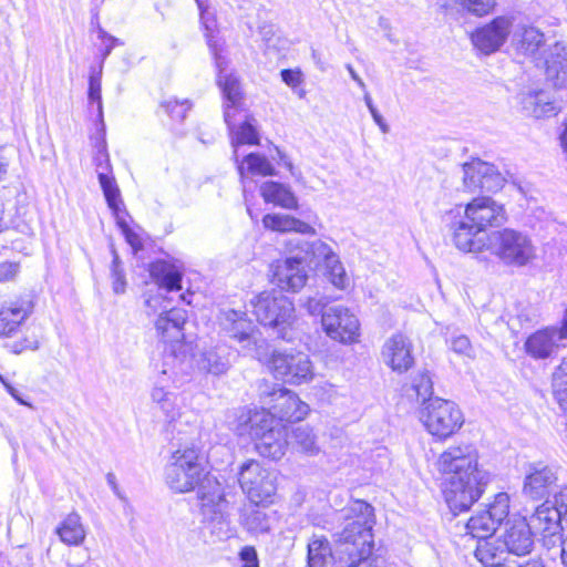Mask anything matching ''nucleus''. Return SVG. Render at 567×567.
<instances>
[{
  "mask_svg": "<svg viewBox=\"0 0 567 567\" xmlns=\"http://www.w3.org/2000/svg\"><path fill=\"white\" fill-rule=\"evenodd\" d=\"M192 104L188 100L169 97L161 103V109L174 121L181 122L186 117Z\"/></svg>",
  "mask_w": 567,
  "mask_h": 567,
  "instance_id": "37998d69",
  "label": "nucleus"
},
{
  "mask_svg": "<svg viewBox=\"0 0 567 567\" xmlns=\"http://www.w3.org/2000/svg\"><path fill=\"white\" fill-rule=\"evenodd\" d=\"M184 265L179 260L158 259L148 266L152 280L162 289L177 291L182 289Z\"/></svg>",
  "mask_w": 567,
  "mask_h": 567,
  "instance_id": "393cba45",
  "label": "nucleus"
},
{
  "mask_svg": "<svg viewBox=\"0 0 567 567\" xmlns=\"http://www.w3.org/2000/svg\"><path fill=\"white\" fill-rule=\"evenodd\" d=\"M276 153L277 157H274V159L277 161L278 164L284 165L296 181H300L301 173L293 166L292 162L288 158V156L285 153H282L279 148H276Z\"/></svg>",
  "mask_w": 567,
  "mask_h": 567,
  "instance_id": "bf43d9fd",
  "label": "nucleus"
},
{
  "mask_svg": "<svg viewBox=\"0 0 567 567\" xmlns=\"http://www.w3.org/2000/svg\"><path fill=\"white\" fill-rule=\"evenodd\" d=\"M347 70L353 81L357 82V84L360 86L362 91H365L367 86L363 80L359 76V74L354 71L351 64L347 65Z\"/></svg>",
  "mask_w": 567,
  "mask_h": 567,
  "instance_id": "69168bd1",
  "label": "nucleus"
},
{
  "mask_svg": "<svg viewBox=\"0 0 567 567\" xmlns=\"http://www.w3.org/2000/svg\"><path fill=\"white\" fill-rule=\"evenodd\" d=\"M151 398L167 417L174 416L175 403L173 393L165 391L163 386L155 385L151 392Z\"/></svg>",
  "mask_w": 567,
  "mask_h": 567,
  "instance_id": "c03bdc74",
  "label": "nucleus"
},
{
  "mask_svg": "<svg viewBox=\"0 0 567 567\" xmlns=\"http://www.w3.org/2000/svg\"><path fill=\"white\" fill-rule=\"evenodd\" d=\"M197 7L200 11V21L206 30V39L207 44L215 55V52H218L217 44L213 39V32L216 27V19L214 13L209 10L207 0H196Z\"/></svg>",
  "mask_w": 567,
  "mask_h": 567,
  "instance_id": "79ce46f5",
  "label": "nucleus"
},
{
  "mask_svg": "<svg viewBox=\"0 0 567 567\" xmlns=\"http://www.w3.org/2000/svg\"><path fill=\"white\" fill-rule=\"evenodd\" d=\"M308 567H331L333 557L329 542L324 537H316L307 546Z\"/></svg>",
  "mask_w": 567,
  "mask_h": 567,
  "instance_id": "72a5a7b5",
  "label": "nucleus"
},
{
  "mask_svg": "<svg viewBox=\"0 0 567 567\" xmlns=\"http://www.w3.org/2000/svg\"><path fill=\"white\" fill-rule=\"evenodd\" d=\"M185 322V310L173 308L158 316L155 327L165 341H177L183 337L182 330Z\"/></svg>",
  "mask_w": 567,
  "mask_h": 567,
  "instance_id": "c756f323",
  "label": "nucleus"
},
{
  "mask_svg": "<svg viewBox=\"0 0 567 567\" xmlns=\"http://www.w3.org/2000/svg\"><path fill=\"white\" fill-rule=\"evenodd\" d=\"M251 306L262 326L274 329L278 338L286 339V330L295 318V307L288 297L277 291H264L251 300Z\"/></svg>",
  "mask_w": 567,
  "mask_h": 567,
  "instance_id": "423d86ee",
  "label": "nucleus"
},
{
  "mask_svg": "<svg viewBox=\"0 0 567 567\" xmlns=\"http://www.w3.org/2000/svg\"><path fill=\"white\" fill-rule=\"evenodd\" d=\"M275 421L265 412L255 413L249 417V434L255 441V450L262 457L280 460L289 444L287 432L276 427Z\"/></svg>",
  "mask_w": 567,
  "mask_h": 567,
  "instance_id": "0eeeda50",
  "label": "nucleus"
},
{
  "mask_svg": "<svg viewBox=\"0 0 567 567\" xmlns=\"http://www.w3.org/2000/svg\"><path fill=\"white\" fill-rule=\"evenodd\" d=\"M405 393L410 399L422 403L420 419L433 436L446 439L463 425V413L453 401L432 398L433 382L427 371L415 374Z\"/></svg>",
  "mask_w": 567,
  "mask_h": 567,
  "instance_id": "7ed1b4c3",
  "label": "nucleus"
},
{
  "mask_svg": "<svg viewBox=\"0 0 567 567\" xmlns=\"http://www.w3.org/2000/svg\"><path fill=\"white\" fill-rule=\"evenodd\" d=\"M553 394L559 406L567 411V359H564L553 374Z\"/></svg>",
  "mask_w": 567,
  "mask_h": 567,
  "instance_id": "58836bf2",
  "label": "nucleus"
},
{
  "mask_svg": "<svg viewBox=\"0 0 567 567\" xmlns=\"http://www.w3.org/2000/svg\"><path fill=\"white\" fill-rule=\"evenodd\" d=\"M204 456L195 445L177 449L165 468V481L171 489L186 493L197 487L200 513L210 534L218 539L230 536L226 509L228 502L219 482L205 472Z\"/></svg>",
  "mask_w": 567,
  "mask_h": 567,
  "instance_id": "f257e3e1",
  "label": "nucleus"
},
{
  "mask_svg": "<svg viewBox=\"0 0 567 567\" xmlns=\"http://www.w3.org/2000/svg\"><path fill=\"white\" fill-rule=\"evenodd\" d=\"M56 535L60 540L69 546L81 545L86 536V532L78 513H70L56 527Z\"/></svg>",
  "mask_w": 567,
  "mask_h": 567,
  "instance_id": "2f4dec72",
  "label": "nucleus"
},
{
  "mask_svg": "<svg viewBox=\"0 0 567 567\" xmlns=\"http://www.w3.org/2000/svg\"><path fill=\"white\" fill-rule=\"evenodd\" d=\"M274 282L285 291L297 292L305 287L308 272L299 258H287L274 266Z\"/></svg>",
  "mask_w": 567,
  "mask_h": 567,
  "instance_id": "4be33fe9",
  "label": "nucleus"
},
{
  "mask_svg": "<svg viewBox=\"0 0 567 567\" xmlns=\"http://www.w3.org/2000/svg\"><path fill=\"white\" fill-rule=\"evenodd\" d=\"M214 58L218 70L217 84L226 100L224 118L226 124H230V118L235 117L243 100L241 86L238 78L233 72H228L225 58L219 52H215Z\"/></svg>",
  "mask_w": 567,
  "mask_h": 567,
  "instance_id": "f3484780",
  "label": "nucleus"
},
{
  "mask_svg": "<svg viewBox=\"0 0 567 567\" xmlns=\"http://www.w3.org/2000/svg\"><path fill=\"white\" fill-rule=\"evenodd\" d=\"M437 466L446 476L444 496L451 512L457 515L470 509L488 483V473L478 467L476 449L472 444L450 446Z\"/></svg>",
  "mask_w": 567,
  "mask_h": 567,
  "instance_id": "f03ea898",
  "label": "nucleus"
},
{
  "mask_svg": "<svg viewBox=\"0 0 567 567\" xmlns=\"http://www.w3.org/2000/svg\"><path fill=\"white\" fill-rule=\"evenodd\" d=\"M565 481V471L556 463H529L524 478L523 494L534 501H548Z\"/></svg>",
  "mask_w": 567,
  "mask_h": 567,
  "instance_id": "6e6552de",
  "label": "nucleus"
},
{
  "mask_svg": "<svg viewBox=\"0 0 567 567\" xmlns=\"http://www.w3.org/2000/svg\"><path fill=\"white\" fill-rule=\"evenodd\" d=\"M553 495L555 501L551 503V506H555L557 509H561L559 512L567 523V485L565 481L561 483V487H559Z\"/></svg>",
  "mask_w": 567,
  "mask_h": 567,
  "instance_id": "864d4df0",
  "label": "nucleus"
},
{
  "mask_svg": "<svg viewBox=\"0 0 567 567\" xmlns=\"http://www.w3.org/2000/svg\"><path fill=\"white\" fill-rule=\"evenodd\" d=\"M113 266H112V289L114 293L121 295L125 292L126 280L123 270L120 268V258L116 250H112Z\"/></svg>",
  "mask_w": 567,
  "mask_h": 567,
  "instance_id": "de8ad7c7",
  "label": "nucleus"
},
{
  "mask_svg": "<svg viewBox=\"0 0 567 567\" xmlns=\"http://www.w3.org/2000/svg\"><path fill=\"white\" fill-rule=\"evenodd\" d=\"M10 349L13 353H21L24 350H35L38 349V341H28L27 346H22L21 341L13 342L10 346Z\"/></svg>",
  "mask_w": 567,
  "mask_h": 567,
  "instance_id": "e2e57ef3",
  "label": "nucleus"
},
{
  "mask_svg": "<svg viewBox=\"0 0 567 567\" xmlns=\"http://www.w3.org/2000/svg\"><path fill=\"white\" fill-rule=\"evenodd\" d=\"M464 217L483 234L487 227L498 226L506 220L503 205L487 196L476 197L470 202L465 207Z\"/></svg>",
  "mask_w": 567,
  "mask_h": 567,
  "instance_id": "dca6fc26",
  "label": "nucleus"
},
{
  "mask_svg": "<svg viewBox=\"0 0 567 567\" xmlns=\"http://www.w3.org/2000/svg\"><path fill=\"white\" fill-rule=\"evenodd\" d=\"M231 134V144L235 147V154L237 153L236 148L239 145H256L259 142L258 132L255 126V120L252 117L246 116L244 123L235 128L233 124V118H230V124H227Z\"/></svg>",
  "mask_w": 567,
  "mask_h": 567,
  "instance_id": "e433bc0d",
  "label": "nucleus"
},
{
  "mask_svg": "<svg viewBox=\"0 0 567 567\" xmlns=\"http://www.w3.org/2000/svg\"><path fill=\"white\" fill-rule=\"evenodd\" d=\"M369 112H370L373 121L375 122V124L381 130V132L382 133H388L389 132V125L384 121L383 116L379 113L378 109L374 107V109L370 110Z\"/></svg>",
  "mask_w": 567,
  "mask_h": 567,
  "instance_id": "680f3d73",
  "label": "nucleus"
},
{
  "mask_svg": "<svg viewBox=\"0 0 567 567\" xmlns=\"http://www.w3.org/2000/svg\"><path fill=\"white\" fill-rule=\"evenodd\" d=\"M268 364L276 379L295 385L310 382L315 375L309 355L299 351H275Z\"/></svg>",
  "mask_w": 567,
  "mask_h": 567,
  "instance_id": "1a4fd4ad",
  "label": "nucleus"
},
{
  "mask_svg": "<svg viewBox=\"0 0 567 567\" xmlns=\"http://www.w3.org/2000/svg\"><path fill=\"white\" fill-rule=\"evenodd\" d=\"M484 235L464 218L454 229L453 241L456 248H483Z\"/></svg>",
  "mask_w": 567,
  "mask_h": 567,
  "instance_id": "f704fd0d",
  "label": "nucleus"
},
{
  "mask_svg": "<svg viewBox=\"0 0 567 567\" xmlns=\"http://www.w3.org/2000/svg\"><path fill=\"white\" fill-rule=\"evenodd\" d=\"M322 327L331 339L342 343L355 342L359 337L358 318L341 305L331 306L322 313Z\"/></svg>",
  "mask_w": 567,
  "mask_h": 567,
  "instance_id": "4468645a",
  "label": "nucleus"
},
{
  "mask_svg": "<svg viewBox=\"0 0 567 567\" xmlns=\"http://www.w3.org/2000/svg\"><path fill=\"white\" fill-rule=\"evenodd\" d=\"M240 522L248 533L260 535L270 530L272 516L265 508L258 505H250L244 509Z\"/></svg>",
  "mask_w": 567,
  "mask_h": 567,
  "instance_id": "473e14b6",
  "label": "nucleus"
},
{
  "mask_svg": "<svg viewBox=\"0 0 567 567\" xmlns=\"http://www.w3.org/2000/svg\"><path fill=\"white\" fill-rule=\"evenodd\" d=\"M528 250H494L495 255L507 265L523 266L534 256L526 254Z\"/></svg>",
  "mask_w": 567,
  "mask_h": 567,
  "instance_id": "49530a36",
  "label": "nucleus"
},
{
  "mask_svg": "<svg viewBox=\"0 0 567 567\" xmlns=\"http://www.w3.org/2000/svg\"><path fill=\"white\" fill-rule=\"evenodd\" d=\"M346 518L350 520L338 534L337 542L349 556L348 567H381L380 559L372 557L374 547V508L362 499L352 501L346 508Z\"/></svg>",
  "mask_w": 567,
  "mask_h": 567,
  "instance_id": "20e7f679",
  "label": "nucleus"
},
{
  "mask_svg": "<svg viewBox=\"0 0 567 567\" xmlns=\"http://www.w3.org/2000/svg\"><path fill=\"white\" fill-rule=\"evenodd\" d=\"M99 182L106 199L109 208L114 215L121 213L123 202L115 178L111 172L99 171Z\"/></svg>",
  "mask_w": 567,
  "mask_h": 567,
  "instance_id": "4c0bfd02",
  "label": "nucleus"
},
{
  "mask_svg": "<svg viewBox=\"0 0 567 567\" xmlns=\"http://www.w3.org/2000/svg\"><path fill=\"white\" fill-rule=\"evenodd\" d=\"M99 37L102 40V44L104 47L103 52H102V56H103V60H104V59H106L110 55V53L112 52L113 48L118 44V39H116V38H114L112 35H109L103 30L99 31Z\"/></svg>",
  "mask_w": 567,
  "mask_h": 567,
  "instance_id": "052dcab7",
  "label": "nucleus"
},
{
  "mask_svg": "<svg viewBox=\"0 0 567 567\" xmlns=\"http://www.w3.org/2000/svg\"><path fill=\"white\" fill-rule=\"evenodd\" d=\"M450 348L456 354L464 355L467 358L473 357V347L471 344L470 339L464 334L452 337L450 340Z\"/></svg>",
  "mask_w": 567,
  "mask_h": 567,
  "instance_id": "8fccbe9b",
  "label": "nucleus"
},
{
  "mask_svg": "<svg viewBox=\"0 0 567 567\" xmlns=\"http://www.w3.org/2000/svg\"><path fill=\"white\" fill-rule=\"evenodd\" d=\"M559 511L551 506V502L545 501L527 519L533 533L540 536L543 546L548 549L557 547L567 530V523Z\"/></svg>",
  "mask_w": 567,
  "mask_h": 567,
  "instance_id": "9d476101",
  "label": "nucleus"
},
{
  "mask_svg": "<svg viewBox=\"0 0 567 567\" xmlns=\"http://www.w3.org/2000/svg\"><path fill=\"white\" fill-rule=\"evenodd\" d=\"M508 514L509 496L506 493H498L486 509L477 512L468 519L466 524L467 534L473 538L486 539L494 535Z\"/></svg>",
  "mask_w": 567,
  "mask_h": 567,
  "instance_id": "f8f14e48",
  "label": "nucleus"
},
{
  "mask_svg": "<svg viewBox=\"0 0 567 567\" xmlns=\"http://www.w3.org/2000/svg\"><path fill=\"white\" fill-rule=\"evenodd\" d=\"M495 6V0H464V7L476 16L487 14Z\"/></svg>",
  "mask_w": 567,
  "mask_h": 567,
  "instance_id": "3c124183",
  "label": "nucleus"
},
{
  "mask_svg": "<svg viewBox=\"0 0 567 567\" xmlns=\"http://www.w3.org/2000/svg\"><path fill=\"white\" fill-rule=\"evenodd\" d=\"M230 348L224 343L204 349L196 364L199 370L214 375L224 374L230 368Z\"/></svg>",
  "mask_w": 567,
  "mask_h": 567,
  "instance_id": "bb28decb",
  "label": "nucleus"
},
{
  "mask_svg": "<svg viewBox=\"0 0 567 567\" xmlns=\"http://www.w3.org/2000/svg\"><path fill=\"white\" fill-rule=\"evenodd\" d=\"M512 28V20L498 17L491 23L477 29L471 37L472 43L482 53L489 54L497 51L506 41Z\"/></svg>",
  "mask_w": 567,
  "mask_h": 567,
  "instance_id": "aec40b11",
  "label": "nucleus"
},
{
  "mask_svg": "<svg viewBox=\"0 0 567 567\" xmlns=\"http://www.w3.org/2000/svg\"><path fill=\"white\" fill-rule=\"evenodd\" d=\"M238 171L241 177H244L246 173L259 176L276 175V169L271 162L259 153H250L245 156L244 161L238 166Z\"/></svg>",
  "mask_w": 567,
  "mask_h": 567,
  "instance_id": "c9c22d12",
  "label": "nucleus"
},
{
  "mask_svg": "<svg viewBox=\"0 0 567 567\" xmlns=\"http://www.w3.org/2000/svg\"><path fill=\"white\" fill-rule=\"evenodd\" d=\"M114 216L122 234L126 239V243L131 246V248H142V240L140 235L130 227L126 220L121 216V213Z\"/></svg>",
  "mask_w": 567,
  "mask_h": 567,
  "instance_id": "09e8293b",
  "label": "nucleus"
},
{
  "mask_svg": "<svg viewBox=\"0 0 567 567\" xmlns=\"http://www.w3.org/2000/svg\"><path fill=\"white\" fill-rule=\"evenodd\" d=\"M106 481H107V484L110 485V487L112 488V491L120 496V492H118V486H117V483H116V477L113 473H109L106 475Z\"/></svg>",
  "mask_w": 567,
  "mask_h": 567,
  "instance_id": "338daca9",
  "label": "nucleus"
},
{
  "mask_svg": "<svg viewBox=\"0 0 567 567\" xmlns=\"http://www.w3.org/2000/svg\"><path fill=\"white\" fill-rule=\"evenodd\" d=\"M238 482L252 503H262L275 495L277 485L274 473L254 460L240 466Z\"/></svg>",
  "mask_w": 567,
  "mask_h": 567,
  "instance_id": "9b49d317",
  "label": "nucleus"
},
{
  "mask_svg": "<svg viewBox=\"0 0 567 567\" xmlns=\"http://www.w3.org/2000/svg\"><path fill=\"white\" fill-rule=\"evenodd\" d=\"M558 329L560 330V338H565L567 341V307L563 315L561 326Z\"/></svg>",
  "mask_w": 567,
  "mask_h": 567,
  "instance_id": "774afa93",
  "label": "nucleus"
},
{
  "mask_svg": "<svg viewBox=\"0 0 567 567\" xmlns=\"http://www.w3.org/2000/svg\"><path fill=\"white\" fill-rule=\"evenodd\" d=\"M508 553L524 556L534 547V533L526 518L509 519L502 536Z\"/></svg>",
  "mask_w": 567,
  "mask_h": 567,
  "instance_id": "b1692460",
  "label": "nucleus"
},
{
  "mask_svg": "<svg viewBox=\"0 0 567 567\" xmlns=\"http://www.w3.org/2000/svg\"><path fill=\"white\" fill-rule=\"evenodd\" d=\"M493 240L499 245V248H526L527 237L514 229L505 228L493 234Z\"/></svg>",
  "mask_w": 567,
  "mask_h": 567,
  "instance_id": "a19ab883",
  "label": "nucleus"
},
{
  "mask_svg": "<svg viewBox=\"0 0 567 567\" xmlns=\"http://www.w3.org/2000/svg\"><path fill=\"white\" fill-rule=\"evenodd\" d=\"M94 162H95V165H96V172L97 173H99V171L111 172L110 158H109V154H107V151H106V144H105L104 141H102L97 145V151H96V154L94 156Z\"/></svg>",
  "mask_w": 567,
  "mask_h": 567,
  "instance_id": "603ef678",
  "label": "nucleus"
},
{
  "mask_svg": "<svg viewBox=\"0 0 567 567\" xmlns=\"http://www.w3.org/2000/svg\"><path fill=\"white\" fill-rule=\"evenodd\" d=\"M259 194L266 204L288 210H296L299 207L298 197L287 184L266 181L259 186Z\"/></svg>",
  "mask_w": 567,
  "mask_h": 567,
  "instance_id": "cd10ccee",
  "label": "nucleus"
},
{
  "mask_svg": "<svg viewBox=\"0 0 567 567\" xmlns=\"http://www.w3.org/2000/svg\"><path fill=\"white\" fill-rule=\"evenodd\" d=\"M555 548L558 549L561 563L567 567V535L565 537L561 535V542H559V545Z\"/></svg>",
  "mask_w": 567,
  "mask_h": 567,
  "instance_id": "0e129e2a",
  "label": "nucleus"
},
{
  "mask_svg": "<svg viewBox=\"0 0 567 567\" xmlns=\"http://www.w3.org/2000/svg\"><path fill=\"white\" fill-rule=\"evenodd\" d=\"M519 103L527 116L535 118L550 117L558 113V109L549 94L543 90H528L519 95Z\"/></svg>",
  "mask_w": 567,
  "mask_h": 567,
  "instance_id": "a878e982",
  "label": "nucleus"
},
{
  "mask_svg": "<svg viewBox=\"0 0 567 567\" xmlns=\"http://www.w3.org/2000/svg\"><path fill=\"white\" fill-rule=\"evenodd\" d=\"M320 270L324 279L334 288L346 290L350 286V277L339 256L333 250H329L324 256Z\"/></svg>",
  "mask_w": 567,
  "mask_h": 567,
  "instance_id": "7c9ffc66",
  "label": "nucleus"
},
{
  "mask_svg": "<svg viewBox=\"0 0 567 567\" xmlns=\"http://www.w3.org/2000/svg\"><path fill=\"white\" fill-rule=\"evenodd\" d=\"M514 43L518 53L543 61L546 79L555 87L567 86V51L564 43L556 41L543 50L539 58L536 56L545 44V35L535 27H522L514 34Z\"/></svg>",
  "mask_w": 567,
  "mask_h": 567,
  "instance_id": "39448f33",
  "label": "nucleus"
},
{
  "mask_svg": "<svg viewBox=\"0 0 567 567\" xmlns=\"http://www.w3.org/2000/svg\"><path fill=\"white\" fill-rule=\"evenodd\" d=\"M303 307L312 316H322V313L329 308L327 307V301L323 297H309L303 302Z\"/></svg>",
  "mask_w": 567,
  "mask_h": 567,
  "instance_id": "5fc2aeb1",
  "label": "nucleus"
},
{
  "mask_svg": "<svg viewBox=\"0 0 567 567\" xmlns=\"http://www.w3.org/2000/svg\"><path fill=\"white\" fill-rule=\"evenodd\" d=\"M412 342L401 332L391 336L383 344L381 357L383 362L398 373H404L414 364Z\"/></svg>",
  "mask_w": 567,
  "mask_h": 567,
  "instance_id": "6ab92c4d",
  "label": "nucleus"
},
{
  "mask_svg": "<svg viewBox=\"0 0 567 567\" xmlns=\"http://www.w3.org/2000/svg\"><path fill=\"white\" fill-rule=\"evenodd\" d=\"M566 342L565 338H560L558 327L550 326L532 333L526 339L524 348L529 357L544 360L551 357L559 347H566Z\"/></svg>",
  "mask_w": 567,
  "mask_h": 567,
  "instance_id": "412c9836",
  "label": "nucleus"
},
{
  "mask_svg": "<svg viewBox=\"0 0 567 567\" xmlns=\"http://www.w3.org/2000/svg\"><path fill=\"white\" fill-rule=\"evenodd\" d=\"M20 265L14 261H4L0 264V282L12 280L19 272Z\"/></svg>",
  "mask_w": 567,
  "mask_h": 567,
  "instance_id": "4d7b16f0",
  "label": "nucleus"
},
{
  "mask_svg": "<svg viewBox=\"0 0 567 567\" xmlns=\"http://www.w3.org/2000/svg\"><path fill=\"white\" fill-rule=\"evenodd\" d=\"M265 395L264 402L268 404L269 413L272 420L275 417L286 422L301 421L309 411L308 404L302 402L292 391L277 385L274 386L269 393L262 392Z\"/></svg>",
  "mask_w": 567,
  "mask_h": 567,
  "instance_id": "ddd939ff",
  "label": "nucleus"
},
{
  "mask_svg": "<svg viewBox=\"0 0 567 567\" xmlns=\"http://www.w3.org/2000/svg\"><path fill=\"white\" fill-rule=\"evenodd\" d=\"M241 567H259L257 551L252 546H245L239 553Z\"/></svg>",
  "mask_w": 567,
  "mask_h": 567,
  "instance_id": "6e6d98bb",
  "label": "nucleus"
},
{
  "mask_svg": "<svg viewBox=\"0 0 567 567\" xmlns=\"http://www.w3.org/2000/svg\"><path fill=\"white\" fill-rule=\"evenodd\" d=\"M221 330L237 340L243 349L250 350L257 343V328L247 315L233 309L223 311L219 317Z\"/></svg>",
  "mask_w": 567,
  "mask_h": 567,
  "instance_id": "a211bd4d",
  "label": "nucleus"
},
{
  "mask_svg": "<svg viewBox=\"0 0 567 567\" xmlns=\"http://www.w3.org/2000/svg\"><path fill=\"white\" fill-rule=\"evenodd\" d=\"M290 444L305 453L315 454L318 452L316 437L308 425H300L292 430Z\"/></svg>",
  "mask_w": 567,
  "mask_h": 567,
  "instance_id": "ea45409f",
  "label": "nucleus"
},
{
  "mask_svg": "<svg viewBox=\"0 0 567 567\" xmlns=\"http://www.w3.org/2000/svg\"><path fill=\"white\" fill-rule=\"evenodd\" d=\"M30 296L4 302L0 308V337H11L33 312Z\"/></svg>",
  "mask_w": 567,
  "mask_h": 567,
  "instance_id": "5701e85b",
  "label": "nucleus"
},
{
  "mask_svg": "<svg viewBox=\"0 0 567 567\" xmlns=\"http://www.w3.org/2000/svg\"><path fill=\"white\" fill-rule=\"evenodd\" d=\"M262 225L268 230L282 234L295 231L302 235H316V229L311 225L287 214H266L262 217Z\"/></svg>",
  "mask_w": 567,
  "mask_h": 567,
  "instance_id": "c85d7f7f",
  "label": "nucleus"
},
{
  "mask_svg": "<svg viewBox=\"0 0 567 567\" xmlns=\"http://www.w3.org/2000/svg\"><path fill=\"white\" fill-rule=\"evenodd\" d=\"M463 184L468 192L485 190L495 193L503 188L506 179L491 163L478 158L463 165Z\"/></svg>",
  "mask_w": 567,
  "mask_h": 567,
  "instance_id": "2eb2a0df",
  "label": "nucleus"
},
{
  "mask_svg": "<svg viewBox=\"0 0 567 567\" xmlns=\"http://www.w3.org/2000/svg\"><path fill=\"white\" fill-rule=\"evenodd\" d=\"M101 76H102V65L99 71L92 72L89 78V101L91 103H96L97 105V114L100 117L103 115V106H102V95H101Z\"/></svg>",
  "mask_w": 567,
  "mask_h": 567,
  "instance_id": "a18cd8bd",
  "label": "nucleus"
},
{
  "mask_svg": "<svg viewBox=\"0 0 567 567\" xmlns=\"http://www.w3.org/2000/svg\"><path fill=\"white\" fill-rule=\"evenodd\" d=\"M282 81L290 87L295 89L300 85L303 81V76L300 70H282L281 71Z\"/></svg>",
  "mask_w": 567,
  "mask_h": 567,
  "instance_id": "13d9d810",
  "label": "nucleus"
}]
</instances>
